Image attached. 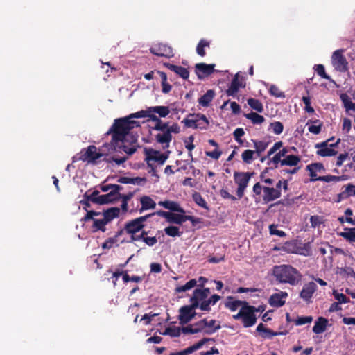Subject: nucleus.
Instances as JSON below:
<instances>
[{
	"instance_id": "obj_1",
	"label": "nucleus",
	"mask_w": 355,
	"mask_h": 355,
	"mask_svg": "<svg viewBox=\"0 0 355 355\" xmlns=\"http://www.w3.org/2000/svg\"><path fill=\"white\" fill-rule=\"evenodd\" d=\"M170 112L171 110L168 106H153L149 107L146 110L131 114L127 117L116 119L107 132V134L112 133L111 144L114 148L121 149L130 155L133 154L135 149L128 148L124 144L130 130L135 127L139 126V122L133 120V119L152 118V116H156L155 114H157L159 117L164 118L168 115Z\"/></svg>"
},
{
	"instance_id": "obj_2",
	"label": "nucleus",
	"mask_w": 355,
	"mask_h": 355,
	"mask_svg": "<svg viewBox=\"0 0 355 355\" xmlns=\"http://www.w3.org/2000/svg\"><path fill=\"white\" fill-rule=\"evenodd\" d=\"M272 275L278 282L291 286L297 285L302 279L301 273L291 265L275 266L272 270Z\"/></svg>"
},
{
	"instance_id": "obj_3",
	"label": "nucleus",
	"mask_w": 355,
	"mask_h": 355,
	"mask_svg": "<svg viewBox=\"0 0 355 355\" xmlns=\"http://www.w3.org/2000/svg\"><path fill=\"white\" fill-rule=\"evenodd\" d=\"M288 148H283L272 158H270L267 165L272 168H277L280 166H297L300 162V157L297 155H288Z\"/></svg>"
},
{
	"instance_id": "obj_4",
	"label": "nucleus",
	"mask_w": 355,
	"mask_h": 355,
	"mask_svg": "<svg viewBox=\"0 0 355 355\" xmlns=\"http://www.w3.org/2000/svg\"><path fill=\"white\" fill-rule=\"evenodd\" d=\"M258 309L248 304L242 306L238 313L233 315L232 318L235 320H240L245 328L254 326L257 322L255 313Z\"/></svg>"
},
{
	"instance_id": "obj_5",
	"label": "nucleus",
	"mask_w": 355,
	"mask_h": 355,
	"mask_svg": "<svg viewBox=\"0 0 355 355\" xmlns=\"http://www.w3.org/2000/svg\"><path fill=\"white\" fill-rule=\"evenodd\" d=\"M167 159L168 155L160 151L153 149H149L146 151V161L147 165L149 168H152L153 171H155L156 165H163Z\"/></svg>"
},
{
	"instance_id": "obj_6",
	"label": "nucleus",
	"mask_w": 355,
	"mask_h": 355,
	"mask_svg": "<svg viewBox=\"0 0 355 355\" xmlns=\"http://www.w3.org/2000/svg\"><path fill=\"white\" fill-rule=\"evenodd\" d=\"M180 132V127L177 123L172 124L168 130L159 132L156 135L155 139L157 143L162 145L164 149L168 148L172 140V134H178Z\"/></svg>"
},
{
	"instance_id": "obj_7",
	"label": "nucleus",
	"mask_w": 355,
	"mask_h": 355,
	"mask_svg": "<svg viewBox=\"0 0 355 355\" xmlns=\"http://www.w3.org/2000/svg\"><path fill=\"white\" fill-rule=\"evenodd\" d=\"M251 177L252 173L248 172H234V179L235 183L238 185L236 194L239 198L243 196L245 190L248 187Z\"/></svg>"
},
{
	"instance_id": "obj_8",
	"label": "nucleus",
	"mask_w": 355,
	"mask_h": 355,
	"mask_svg": "<svg viewBox=\"0 0 355 355\" xmlns=\"http://www.w3.org/2000/svg\"><path fill=\"white\" fill-rule=\"evenodd\" d=\"M344 51L338 49L335 51L331 56V64L336 71L345 72L347 70L348 62L343 55Z\"/></svg>"
},
{
	"instance_id": "obj_9",
	"label": "nucleus",
	"mask_w": 355,
	"mask_h": 355,
	"mask_svg": "<svg viewBox=\"0 0 355 355\" xmlns=\"http://www.w3.org/2000/svg\"><path fill=\"white\" fill-rule=\"evenodd\" d=\"M93 220V227L95 231L101 230L105 232L106 230L105 226L107 224L104 218L101 216V213L94 211H87L85 216V220Z\"/></svg>"
},
{
	"instance_id": "obj_10",
	"label": "nucleus",
	"mask_w": 355,
	"mask_h": 355,
	"mask_svg": "<svg viewBox=\"0 0 355 355\" xmlns=\"http://www.w3.org/2000/svg\"><path fill=\"white\" fill-rule=\"evenodd\" d=\"M154 215L155 214H150L144 216L139 217L128 223L125 227L126 232L130 234H136L143 228L144 223L146 219Z\"/></svg>"
},
{
	"instance_id": "obj_11",
	"label": "nucleus",
	"mask_w": 355,
	"mask_h": 355,
	"mask_svg": "<svg viewBox=\"0 0 355 355\" xmlns=\"http://www.w3.org/2000/svg\"><path fill=\"white\" fill-rule=\"evenodd\" d=\"M210 294V290L208 288L202 289H196L193 291V296L191 297V303L193 307H200V304L207 300V297Z\"/></svg>"
},
{
	"instance_id": "obj_12",
	"label": "nucleus",
	"mask_w": 355,
	"mask_h": 355,
	"mask_svg": "<svg viewBox=\"0 0 355 355\" xmlns=\"http://www.w3.org/2000/svg\"><path fill=\"white\" fill-rule=\"evenodd\" d=\"M119 197L113 196L112 193H107L104 195H99L98 191H93L89 196H87V199L93 202L99 204V205H104L109 203L116 199H117Z\"/></svg>"
},
{
	"instance_id": "obj_13",
	"label": "nucleus",
	"mask_w": 355,
	"mask_h": 355,
	"mask_svg": "<svg viewBox=\"0 0 355 355\" xmlns=\"http://www.w3.org/2000/svg\"><path fill=\"white\" fill-rule=\"evenodd\" d=\"M329 141H324L320 144H315V148L318 149L317 154L322 157H331L336 155L337 151L334 147L337 145L336 144H328Z\"/></svg>"
},
{
	"instance_id": "obj_14",
	"label": "nucleus",
	"mask_w": 355,
	"mask_h": 355,
	"mask_svg": "<svg viewBox=\"0 0 355 355\" xmlns=\"http://www.w3.org/2000/svg\"><path fill=\"white\" fill-rule=\"evenodd\" d=\"M150 51L153 54L161 57L171 58L174 55L172 48L163 44H154L150 47Z\"/></svg>"
},
{
	"instance_id": "obj_15",
	"label": "nucleus",
	"mask_w": 355,
	"mask_h": 355,
	"mask_svg": "<svg viewBox=\"0 0 355 355\" xmlns=\"http://www.w3.org/2000/svg\"><path fill=\"white\" fill-rule=\"evenodd\" d=\"M190 221L193 224L196 223V218L192 216L185 215L182 213H172L170 212L168 222L170 223H175L178 225H182L186 221Z\"/></svg>"
},
{
	"instance_id": "obj_16",
	"label": "nucleus",
	"mask_w": 355,
	"mask_h": 355,
	"mask_svg": "<svg viewBox=\"0 0 355 355\" xmlns=\"http://www.w3.org/2000/svg\"><path fill=\"white\" fill-rule=\"evenodd\" d=\"M197 307H193V304L190 306H184L180 308V314L178 316L179 320L181 324H186L189 322L195 315L194 310Z\"/></svg>"
},
{
	"instance_id": "obj_17",
	"label": "nucleus",
	"mask_w": 355,
	"mask_h": 355,
	"mask_svg": "<svg viewBox=\"0 0 355 355\" xmlns=\"http://www.w3.org/2000/svg\"><path fill=\"white\" fill-rule=\"evenodd\" d=\"M245 84L242 78H240L239 73H237L232 79L230 85L227 89V94L228 96H234L239 92V89L244 87Z\"/></svg>"
},
{
	"instance_id": "obj_18",
	"label": "nucleus",
	"mask_w": 355,
	"mask_h": 355,
	"mask_svg": "<svg viewBox=\"0 0 355 355\" xmlns=\"http://www.w3.org/2000/svg\"><path fill=\"white\" fill-rule=\"evenodd\" d=\"M281 191L274 187H263V200L267 203L281 197Z\"/></svg>"
},
{
	"instance_id": "obj_19",
	"label": "nucleus",
	"mask_w": 355,
	"mask_h": 355,
	"mask_svg": "<svg viewBox=\"0 0 355 355\" xmlns=\"http://www.w3.org/2000/svg\"><path fill=\"white\" fill-rule=\"evenodd\" d=\"M102 156V154L98 151L94 146H89L85 152L82 155L81 159L91 163H95L96 161Z\"/></svg>"
},
{
	"instance_id": "obj_20",
	"label": "nucleus",
	"mask_w": 355,
	"mask_h": 355,
	"mask_svg": "<svg viewBox=\"0 0 355 355\" xmlns=\"http://www.w3.org/2000/svg\"><path fill=\"white\" fill-rule=\"evenodd\" d=\"M287 297L288 293L285 291L275 293L270 297L269 304L272 307H281L285 304Z\"/></svg>"
},
{
	"instance_id": "obj_21",
	"label": "nucleus",
	"mask_w": 355,
	"mask_h": 355,
	"mask_svg": "<svg viewBox=\"0 0 355 355\" xmlns=\"http://www.w3.org/2000/svg\"><path fill=\"white\" fill-rule=\"evenodd\" d=\"M306 170L309 172L311 176V181H320V177L318 176V173H322L325 168L322 163H313L306 166Z\"/></svg>"
},
{
	"instance_id": "obj_22",
	"label": "nucleus",
	"mask_w": 355,
	"mask_h": 355,
	"mask_svg": "<svg viewBox=\"0 0 355 355\" xmlns=\"http://www.w3.org/2000/svg\"><path fill=\"white\" fill-rule=\"evenodd\" d=\"M214 64L198 63L196 64V73L200 79L203 78L213 73Z\"/></svg>"
},
{
	"instance_id": "obj_23",
	"label": "nucleus",
	"mask_w": 355,
	"mask_h": 355,
	"mask_svg": "<svg viewBox=\"0 0 355 355\" xmlns=\"http://www.w3.org/2000/svg\"><path fill=\"white\" fill-rule=\"evenodd\" d=\"M207 282V279L205 277H200L198 280L195 279H192L187 282L184 285L178 286L175 288V291L177 293H183L187 291L191 290V288H194L197 283L199 282L200 285L202 286Z\"/></svg>"
},
{
	"instance_id": "obj_24",
	"label": "nucleus",
	"mask_w": 355,
	"mask_h": 355,
	"mask_svg": "<svg viewBox=\"0 0 355 355\" xmlns=\"http://www.w3.org/2000/svg\"><path fill=\"white\" fill-rule=\"evenodd\" d=\"M317 289V285L313 282L305 284L300 292V297L305 301H309Z\"/></svg>"
},
{
	"instance_id": "obj_25",
	"label": "nucleus",
	"mask_w": 355,
	"mask_h": 355,
	"mask_svg": "<svg viewBox=\"0 0 355 355\" xmlns=\"http://www.w3.org/2000/svg\"><path fill=\"white\" fill-rule=\"evenodd\" d=\"M209 340V339L207 338L202 339L193 345L188 347L184 350L178 353H172L170 355H190L194 353L196 351L201 349L202 346Z\"/></svg>"
},
{
	"instance_id": "obj_26",
	"label": "nucleus",
	"mask_w": 355,
	"mask_h": 355,
	"mask_svg": "<svg viewBox=\"0 0 355 355\" xmlns=\"http://www.w3.org/2000/svg\"><path fill=\"white\" fill-rule=\"evenodd\" d=\"M158 205L166 209L170 210L171 211L185 214L184 209L180 206V205L178 202H177L175 201H172V200L159 201L158 202Z\"/></svg>"
},
{
	"instance_id": "obj_27",
	"label": "nucleus",
	"mask_w": 355,
	"mask_h": 355,
	"mask_svg": "<svg viewBox=\"0 0 355 355\" xmlns=\"http://www.w3.org/2000/svg\"><path fill=\"white\" fill-rule=\"evenodd\" d=\"M206 324V320H202L194 324L182 328V331L189 334H196L202 331L207 332Z\"/></svg>"
},
{
	"instance_id": "obj_28",
	"label": "nucleus",
	"mask_w": 355,
	"mask_h": 355,
	"mask_svg": "<svg viewBox=\"0 0 355 355\" xmlns=\"http://www.w3.org/2000/svg\"><path fill=\"white\" fill-rule=\"evenodd\" d=\"M139 202L141 204L139 213H142L145 210L153 209L156 207V202L148 196H141Z\"/></svg>"
},
{
	"instance_id": "obj_29",
	"label": "nucleus",
	"mask_w": 355,
	"mask_h": 355,
	"mask_svg": "<svg viewBox=\"0 0 355 355\" xmlns=\"http://www.w3.org/2000/svg\"><path fill=\"white\" fill-rule=\"evenodd\" d=\"M164 65L171 71L179 75L183 79H187L189 76V72L187 69L181 66L174 65L170 63H164Z\"/></svg>"
},
{
	"instance_id": "obj_30",
	"label": "nucleus",
	"mask_w": 355,
	"mask_h": 355,
	"mask_svg": "<svg viewBox=\"0 0 355 355\" xmlns=\"http://www.w3.org/2000/svg\"><path fill=\"white\" fill-rule=\"evenodd\" d=\"M215 96V92L212 89H209L206 93L198 99L200 105L207 107L210 105L211 102Z\"/></svg>"
},
{
	"instance_id": "obj_31",
	"label": "nucleus",
	"mask_w": 355,
	"mask_h": 355,
	"mask_svg": "<svg viewBox=\"0 0 355 355\" xmlns=\"http://www.w3.org/2000/svg\"><path fill=\"white\" fill-rule=\"evenodd\" d=\"M328 324V320L322 317H320L314 324L313 331L315 334H319L325 331Z\"/></svg>"
},
{
	"instance_id": "obj_32",
	"label": "nucleus",
	"mask_w": 355,
	"mask_h": 355,
	"mask_svg": "<svg viewBox=\"0 0 355 355\" xmlns=\"http://www.w3.org/2000/svg\"><path fill=\"white\" fill-rule=\"evenodd\" d=\"M120 214V209L114 207L105 211L101 216L104 218L107 223L111 222L114 218L119 216Z\"/></svg>"
},
{
	"instance_id": "obj_33",
	"label": "nucleus",
	"mask_w": 355,
	"mask_h": 355,
	"mask_svg": "<svg viewBox=\"0 0 355 355\" xmlns=\"http://www.w3.org/2000/svg\"><path fill=\"white\" fill-rule=\"evenodd\" d=\"M196 114H189L182 121V123L187 128H192L198 129V119H197Z\"/></svg>"
},
{
	"instance_id": "obj_34",
	"label": "nucleus",
	"mask_w": 355,
	"mask_h": 355,
	"mask_svg": "<svg viewBox=\"0 0 355 355\" xmlns=\"http://www.w3.org/2000/svg\"><path fill=\"white\" fill-rule=\"evenodd\" d=\"M354 196H355V185L348 184L345 187L344 190L338 194V201Z\"/></svg>"
},
{
	"instance_id": "obj_35",
	"label": "nucleus",
	"mask_w": 355,
	"mask_h": 355,
	"mask_svg": "<svg viewBox=\"0 0 355 355\" xmlns=\"http://www.w3.org/2000/svg\"><path fill=\"white\" fill-rule=\"evenodd\" d=\"M252 142L255 148L254 152L258 157H259L261 153H263L268 148L270 144L269 141L265 140H252Z\"/></svg>"
},
{
	"instance_id": "obj_36",
	"label": "nucleus",
	"mask_w": 355,
	"mask_h": 355,
	"mask_svg": "<svg viewBox=\"0 0 355 355\" xmlns=\"http://www.w3.org/2000/svg\"><path fill=\"white\" fill-rule=\"evenodd\" d=\"M122 189L120 185L118 184H107L101 187V190L103 192H108L107 193H112V196H115L119 197V191Z\"/></svg>"
},
{
	"instance_id": "obj_37",
	"label": "nucleus",
	"mask_w": 355,
	"mask_h": 355,
	"mask_svg": "<svg viewBox=\"0 0 355 355\" xmlns=\"http://www.w3.org/2000/svg\"><path fill=\"white\" fill-rule=\"evenodd\" d=\"M220 298V296L218 295H211L206 302H204L200 304V309L202 311H209L210 305L216 304Z\"/></svg>"
},
{
	"instance_id": "obj_38",
	"label": "nucleus",
	"mask_w": 355,
	"mask_h": 355,
	"mask_svg": "<svg viewBox=\"0 0 355 355\" xmlns=\"http://www.w3.org/2000/svg\"><path fill=\"white\" fill-rule=\"evenodd\" d=\"M197 119H198V129L207 130L209 125V121L205 115L198 113L196 114Z\"/></svg>"
},
{
	"instance_id": "obj_39",
	"label": "nucleus",
	"mask_w": 355,
	"mask_h": 355,
	"mask_svg": "<svg viewBox=\"0 0 355 355\" xmlns=\"http://www.w3.org/2000/svg\"><path fill=\"white\" fill-rule=\"evenodd\" d=\"M248 303L245 301L241 300H230L225 303V306L228 308L231 311H236L239 307L245 306Z\"/></svg>"
},
{
	"instance_id": "obj_40",
	"label": "nucleus",
	"mask_w": 355,
	"mask_h": 355,
	"mask_svg": "<svg viewBox=\"0 0 355 355\" xmlns=\"http://www.w3.org/2000/svg\"><path fill=\"white\" fill-rule=\"evenodd\" d=\"M244 116L246 119L250 120L253 124H261L265 121L263 116L255 112L245 114Z\"/></svg>"
},
{
	"instance_id": "obj_41",
	"label": "nucleus",
	"mask_w": 355,
	"mask_h": 355,
	"mask_svg": "<svg viewBox=\"0 0 355 355\" xmlns=\"http://www.w3.org/2000/svg\"><path fill=\"white\" fill-rule=\"evenodd\" d=\"M152 121H155L156 124L155 126V130H158L159 132L165 131V130H168V123H162V121L157 116H152V118H150Z\"/></svg>"
},
{
	"instance_id": "obj_42",
	"label": "nucleus",
	"mask_w": 355,
	"mask_h": 355,
	"mask_svg": "<svg viewBox=\"0 0 355 355\" xmlns=\"http://www.w3.org/2000/svg\"><path fill=\"white\" fill-rule=\"evenodd\" d=\"M248 105L253 110H256L258 112H262L263 110V107L261 101L256 98H249L248 100Z\"/></svg>"
},
{
	"instance_id": "obj_43",
	"label": "nucleus",
	"mask_w": 355,
	"mask_h": 355,
	"mask_svg": "<svg viewBox=\"0 0 355 355\" xmlns=\"http://www.w3.org/2000/svg\"><path fill=\"white\" fill-rule=\"evenodd\" d=\"M255 152L252 150H245L241 154V157L243 162L246 164H251L254 159V155H255Z\"/></svg>"
},
{
	"instance_id": "obj_44",
	"label": "nucleus",
	"mask_w": 355,
	"mask_h": 355,
	"mask_svg": "<svg viewBox=\"0 0 355 355\" xmlns=\"http://www.w3.org/2000/svg\"><path fill=\"white\" fill-rule=\"evenodd\" d=\"M209 42L205 40H201L198 44L197 45V47H196V52L197 53L200 55V56H205V47H209Z\"/></svg>"
},
{
	"instance_id": "obj_45",
	"label": "nucleus",
	"mask_w": 355,
	"mask_h": 355,
	"mask_svg": "<svg viewBox=\"0 0 355 355\" xmlns=\"http://www.w3.org/2000/svg\"><path fill=\"white\" fill-rule=\"evenodd\" d=\"M341 99L344 103L346 111H355V103L349 99L348 96L345 94L341 96Z\"/></svg>"
},
{
	"instance_id": "obj_46",
	"label": "nucleus",
	"mask_w": 355,
	"mask_h": 355,
	"mask_svg": "<svg viewBox=\"0 0 355 355\" xmlns=\"http://www.w3.org/2000/svg\"><path fill=\"white\" fill-rule=\"evenodd\" d=\"M270 128L275 135H280L284 130V125L280 121L270 123Z\"/></svg>"
},
{
	"instance_id": "obj_47",
	"label": "nucleus",
	"mask_w": 355,
	"mask_h": 355,
	"mask_svg": "<svg viewBox=\"0 0 355 355\" xmlns=\"http://www.w3.org/2000/svg\"><path fill=\"white\" fill-rule=\"evenodd\" d=\"M345 214L346 216V218L340 217V218H338V220L341 223L347 222L352 225H355V221L351 218V216L353 214V211L350 208H348L345 210Z\"/></svg>"
},
{
	"instance_id": "obj_48",
	"label": "nucleus",
	"mask_w": 355,
	"mask_h": 355,
	"mask_svg": "<svg viewBox=\"0 0 355 355\" xmlns=\"http://www.w3.org/2000/svg\"><path fill=\"white\" fill-rule=\"evenodd\" d=\"M322 123L319 120L313 121V124L309 126V131L314 135H318L321 131Z\"/></svg>"
},
{
	"instance_id": "obj_49",
	"label": "nucleus",
	"mask_w": 355,
	"mask_h": 355,
	"mask_svg": "<svg viewBox=\"0 0 355 355\" xmlns=\"http://www.w3.org/2000/svg\"><path fill=\"white\" fill-rule=\"evenodd\" d=\"M341 235L349 241L355 242V227L346 229Z\"/></svg>"
},
{
	"instance_id": "obj_50",
	"label": "nucleus",
	"mask_w": 355,
	"mask_h": 355,
	"mask_svg": "<svg viewBox=\"0 0 355 355\" xmlns=\"http://www.w3.org/2000/svg\"><path fill=\"white\" fill-rule=\"evenodd\" d=\"M164 232L166 235L172 237L180 236L181 232L179 230V227L176 226H169L164 229Z\"/></svg>"
},
{
	"instance_id": "obj_51",
	"label": "nucleus",
	"mask_w": 355,
	"mask_h": 355,
	"mask_svg": "<svg viewBox=\"0 0 355 355\" xmlns=\"http://www.w3.org/2000/svg\"><path fill=\"white\" fill-rule=\"evenodd\" d=\"M193 199L194 202L199 205L200 207L205 208L206 209H208V207L207 205L206 201L205 199L202 197V196L198 193H195L193 195Z\"/></svg>"
},
{
	"instance_id": "obj_52",
	"label": "nucleus",
	"mask_w": 355,
	"mask_h": 355,
	"mask_svg": "<svg viewBox=\"0 0 355 355\" xmlns=\"http://www.w3.org/2000/svg\"><path fill=\"white\" fill-rule=\"evenodd\" d=\"M314 69L318 76L322 77V78L330 80V76H328L325 72L324 67L322 64H315L314 66Z\"/></svg>"
},
{
	"instance_id": "obj_53",
	"label": "nucleus",
	"mask_w": 355,
	"mask_h": 355,
	"mask_svg": "<svg viewBox=\"0 0 355 355\" xmlns=\"http://www.w3.org/2000/svg\"><path fill=\"white\" fill-rule=\"evenodd\" d=\"M323 218L318 215L311 216L310 218V223L311 227L313 228L319 227L320 225L323 223Z\"/></svg>"
},
{
	"instance_id": "obj_54",
	"label": "nucleus",
	"mask_w": 355,
	"mask_h": 355,
	"mask_svg": "<svg viewBox=\"0 0 355 355\" xmlns=\"http://www.w3.org/2000/svg\"><path fill=\"white\" fill-rule=\"evenodd\" d=\"M284 147H283L282 141L275 142L273 144V146L268 151V156H272L274 154L275 155L277 153H278L279 150H281Z\"/></svg>"
},
{
	"instance_id": "obj_55",
	"label": "nucleus",
	"mask_w": 355,
	"mask_h": 355,
	"mask_svg": "<svg viewBox=\"0 0 355 355\" xmlns=\"http://www.w3.org/2000/svg\"><path fill=\"white\" fill-rule=\"evenodd\" d=\"M269 92L272 96L277 97V98H284L285 97L284 93L283 92L280 91V89L276 85H272L270 87Z\"/></svg>"
},
{
	"instance_id": "obj_56",
	"label": "nucleus",
	"mask_w": 355,
	"mask_h": 355,
	"mask_svg": "<svg viewBox=\"0 0 355 355\" xmlns=\"http://www.w3.org/2000/svg\"><path fill=\"white\" fill-rule=\"evenodd\" d=\"M206 323H207L206 329L207 330V332H208V333H212V332L215 331L216 330L219 329L220 328V325H217V326L215 325L216 320H206Z\"/></svg>"
},
{
	"instance_id": "obj_57",
	"label": "nucleus",
	"mask_w": 355,
	"mask_h": 355,
	"mask_svg": "<svg viewBox=\"0 0 355 355\" xmlns=\"http://www.w3.org/2000/svg\"><path fill=\"white\" fill-rule=\"evenodd\" d=\"M320 181L325 182H338L340 180H343V177L341 176H335V175H325V176H320Z\"/></svg>"
},
{
	"instance_id": "obj_58",
	"label": "nucleus",
	"mask_w": 355,
	"mask_h": 355,
	"mask_svg": "<svg viewBox=\"0 0 355 355\" xmlns=\"http://www.w3.org/2000/svg\"><path fill=\"white\" fill-rule=\"evenodd\" d=\"M194 140L193 136L189 137L188 140L185 141V147L189 150V156L192 158L191 151L194 149L195 146L193 144Z\"/></svg>"
},
{
	"instance_id": "obj_59",
	"label": "nucleus",
	"mask_w": 355,
	"mask_h": 355,
	"mask_svg": "<svg viewBox=\"0 0 355 355\" xmlns=\"http://www.w3.org/2000/svg\"><path fill=\"white\" fill-rule=\"evenodd\" d=\"M333 295H334L335 299L340 304H345L349 302L348 298L343 293H339L337 291H334Z\"/></svg>"
},
{
	"instance_id": "obj_60",
	"label": "nucleus",
	"mask_w": 355,
	"mask_h": 355,
	"mask_svg": "<svg viewBox=\"0 0 355 355\" xmlns=\"http://www.w3.org/2000/svg\"><path fill=\"white\" fill-rule=\"evenodd\" d=\"M164 335H170L173 337H178L180 334V329L175 327H168L165 329Z\"/></svg>"
},
{
	"instance_id": "obj_61",
	"label": "nucleus",
	"mask_w": 355,
	"mask_h": 355,
	"mask_svg": "<svg viewBox=\"0 0 355 355\" xmlns=\"http://www.w3.org/2000/svg\"><path fill=\"white\" fill-rule=\"evenodd\" d=\"M313 320L312 316H302V317H298L295 320V324L296 325H303L307 323L311 322Z\"/></svg>"
},
{
	"instance_id": "obj_62",
	"label": "nucleus",
	"mask_w": 355,
	"mask_h": 355,
	"mask_svg": "<svg viewBox=\"0 0 355 355\" xmlns=\"http://www.w3.org/2000/svg\"><path fill=\"white\" fill-rule=\"evenodd\" d=\"M302 102L305 105L304 110L308 113H313L314 109L311 106V98L309 96H303Z\"/></svg>"
},
{
	"instance_id": "obj_63",
	"label": "nucleus",
	"mask_w": 355,
	"mask_h": 355,
	"mask_svg": "<svg viewBox=\"0 0 355 355\" xmlns=\"http://www.w3.org/2000/svg\"><path fill=\"white\" fill-rule=\"evenodd\" d=\"M270 233L272 235H277L280 237H284L286 236V233L284 231L277 230V226L275 225H270L269 226Z\"/></svg>"
},
{
	"instance_id": "obj_64",
	"label": "nucleus",
	"mask_w": 355,
	"mask_h": 355,
	"mask_svg": "<svg viewBox=\"0 0 355 355\" xmlns=\"http://www.w3.org/2000/svg\"><path fill=\"white\" fill-rule=\"evenodd\" d=\"M207 157H209L214 159H218L222 155V151L218 148H215L213 151H207L205 153Z\"/></svg>"
}]
</instances>
